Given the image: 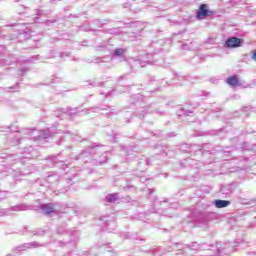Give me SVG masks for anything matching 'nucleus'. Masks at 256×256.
I'll list each match as a JSON object with an SVG mask.
<instances>
[{"label": "nucleus", "mask_w": 256, "mask_h": 256, "mask_svg": "<svg viewBox=\"0 0 256 256\" xmlns=\"http://www.w3.org/2000/svg\"><path fill=\"white\" fill-rule=\"evenodd\" d=\"M95 153H101L100 146H92L84 150L81 154L76 158L77 161H81L82 163H89L91 159V155H95Z\"/></svg>", "instance_id": "obj_1"}, {"label": "nucleus", "mask_w": 256, "mask_h": 256, "mask_svg": "<svg viewBox=\"0 0 256 256\" xmlns=\"http://www.w3.org/2000/svg\"><path fill=\"white\" fill-rule=\"evenodd\" d=\"M23 135H26V137H32L33 139H41L43 137V139H47V137H49V135H47L44 131L39 132L37 130H31V129H27L23 131Z\"/></svg>", "instance_id": "obj_2"}, {"label": "nucleus", "mask_w": 256, "mask_h": 256, "mask_svg": "<svg viewBox=\"0 0 256 256\" xmlns=\"http://www.w3.org/2000/svg\"><path fill=\"white\" fill-rule=\"evenodd\" d=\"M243 41L237 37H230L226 40L225 47L228 49H235L237 47H241Z\"/></svg>", "instance_id": "obj_3"}, {"label": "nucleus", "mask_w": 256, "mask_h": 256, "mask_svg": "<svg viewBox=\"0 0 256 256\" xmlns=\"http://www.w3.org/2000/svg\"><path fill=\"white\" fill-rule=\"evenodd\" d=\"M211 15V11L207 8V4H201L196 13L197 19H205V17H209Z\"/></svg>", "instance_id": "obj_4"}, {"label": "nucleus", "mask_w": 256, "mask_h": 256, "mask_svg": "<svg viewBox=\"0 0 256 256\" xmlns=\"http://www.w3.org/2000/svg\"><path fill=\"white\" fill-rule=\"evenodd\" d=\"M41 211L44 215H51V213H55V207L52 203L49 204H42L40 206Z\"/></svg>", "instance_id": "obj_5"}, {"label": "nucleus", "mask_w": 256, "mask_h": 256, "mask_svg": "<svg viewBox=\"0 0 256 256\" xmlns=\"http://www.w3.org/2000/svg\"><path fill=\"white\" fill-rule=\"evenodd\" d=\"M187 249H189L190 251H199V249H201V244H198L197 242H192V245H185L181 250L182 255H185V253H187Z\"/></svg>", "instance_id": "obj_6"}, {"label": "nucleus", "mask_w": 256, "mask_h": 256, "mask_svg": "<svg viewBox=\"0 0 256 256\" xmlns=\"http://www.w3.org/2000/svg\"><path fill=\"white\" fill-rule=\"evenodd\" d=\"M214 205H215V207H217V209H223L225 207H229V205H231V201H229V200H215Z\"/></svg>", "instance_id": "obj_7"}, {"label": "nucleus", "mask_w": 256, "mask_h": 256, "mask_svg": "<svg viewBox=\"0 0 256 256\" xmlns=\"http://www.w3.org/2000/svg\"><path fill=\"white\" fill-rule=\"evenodd\" d=\"M36 247H41L37 242L26 243L20 247V251H25V249H36Z\"/></svg>", "instance_id": "obj_8"}, {"label": "nucleus", "mask_w": 256, "mask_h": 256, "mask_svg": "<svg viewBox=\"0 0 256 256\" xmlns=\"http://www.w3.org/2000/svg\"><path fill=\"white\" fill-rule=\"evenodd\" d=\"M226 82L228 85H230V87H237V85H239V80L237 79V76H231L227 78Z\"/></svg>", "instance_id": "obj_9"}, {"label": "nucleus", "mask_w": 256, "mask_h": 256, "mask_svg": "<svg viewBox=\"0 0 256 256\" xmlns=\"http://www.w3.org/2000/svg\"><path fill=\"white\" fill-rule=\"evenodd\" d=\"M117 199H119V194L113 193V194L107 195L105 198V201L106 203H115Z\"/></svg>", "instance_id": "obj_10"}, {"label": "nucleus", "mask_w": 256, "mask_h": 256, "mask_svg": "<svg viewBox=\"0 0 256 256\" xmlns=\"http://www.w3.org/2000/svg\"><path fill=\"white\" fill-rule=\"evenodd\" d=\"M115 57H125V49L118 48L114 50L112 59H115Z\"/></svg>", "instance_id": "obj_11"}, {"label": "nucleus", "mask_w": 256, "mask_h": 256, "mask_svg": "<svg viewBox=\"0 0 256 256\" xmlns=\"http://www.w3.org/2000/svg\"><path fill=\"white\" fill-rule=\"evenodd\" d=\"M12 143L14 145H19V143H21V136L19 134H17L13 139H12Z\"/></svg>", "instance_id": "obj_12"}, {"label": "nucleus", "mask_w": 256, "mask_h": 256, "mask_svg": "<svg viewBox=\"0 0 256 256\" xmlns=\"http://www.w3.org/2000/svg\"><path fill=\"white\" fill-rule=\"evenodd\" d=\"M165 203H166L165 201H163V202L156 201V202L154 203V209H157V210L159 211V205H160V206H164Z\"/></svg>", "instance_id": "obj_13"}, {"label": "nucleus", "mask_w": 256, "mask_h": 256, "mask_svg": "<svg viewBox=\"0 0 256 256\" xmlns=\"http://www.w3.org/2000/svg\"><path fill=\"white\" fill-rule=\"evenodd\" d=\"M61 247H68V249H75L76 244L75 243H71V244H60Z\"/></svg>", "instance_id": "obj_14"}, {"label": "nucleus", "mask_w": 256, "mask_h": 256, "mask_svg": "<svg viewBox=\"0 0 256 256\" xmlns=\"http://www.w3.org/2000/svg\"><path fill=\"white\" fill-rule=\"evenodd\" d=\"M35 13H36V15H39L40 17L43 16V15H45V11H43V10H41V9H36V10H35Z\"/></svg>", "instance_id": "obj_15"}, {"label": "nucleus", "mask_w": 256, "mask_h": 256, "mask_svg": "<svg viewBox=\"0 0 256 256\" xmlns=\"http://www.w3.org/2000/svg\"><path fill=\"white\" fill-rule=\"evenodd\" d=\"M106 162H107V156H105V160H100V161H99V164H100V165H103V163H106Z\"/></svg>", "instance_id": "obj_16"}, {"label": "nucleus", "mask_w": 256, "mask_h": 256, "mask_svg": "<svg viewBox=\"0 0 256 256\" xmlns=\"http://www.w3.org/2000/svg\"><path fill=\"white\" fill-rule=\"evenodd\" d=\"M36 235H45V231L40 230V231H38V232L36 233Z\"/></svg>", "instance_id": "obj_17"}, {"label": "nucleus", "mask_w": 256, "mask_h": 256, "mask_svg": "<svg viewBox=\"0 0 256 256\" xmlns=\"http://www.w3.org/2000/svg\"><path fill=\"white\" fill-rule=\"evenodd\" d=\"M8 89H19V84H16L15 86L9 87Z\"/></svg>", "instance_id": "obj_18"}, {"label": "nucleus", "mask_w": 256, "mask_h": 256, "mask_svg": "<svg viewBox=\"0 0 256 256\" xmlns=\"http://www.w3.org/2000/svg\"><path fill=\"white\" fill-rule=\"evenodd\" d=\"M221 193H223V195H228L229 194V192L225 191L224 188L221 189Z\"/></svg>", "instance_id": "obj_19"}, {"label": "nucleus", "mask_w": 256, "mask_h": 256, "mask_svg": "<svg viewBox=\"0 0 256 256\" xmlns=\"http://www.w3.org/2000/svg\"><path fill=\"white\" fill-rule=\"evenodd\" d=\"M252 59H253L254 61H256V50L254 51V53H253V55H252Z\"/></svg>", "instance_id": "obj_20"}, {"label": "nucleus", "mask_w": 256, "mask_h": 256, "mask_svg": "<svg viewBox=\"0 0 256 256\" xmlns=\"http://www.w3.org/2000/svg\"><path fill=\"white\" fill-rule=\"evenodd\" d=\"M20 71H21L22 73H25V71H27V69H26V68H21Z\"/></svg>", "instance_id": "obj_21"}, {"label": "nucleus", "mask_w": 256, "mask_h": 256, "mask_svg": "<svg viewBox=\"0 0 256 256\" xmlns=\"http://www.w3.org/2000/svg\"><path fill=\"white\" fill-rule=\"evenodd\" d=\"M106 108H102V111H104Z\"/></svg>", "instance_id": "obj_22"}, {"label": "nucleus", "mask_w": 256, "mask_h": 256, "mask_svg": "<svg viewBox=\"0 0 256 256\" xmlns=\"http://www.w3.org/2000/svg\"><path fill=\"white\" fill-rule=\"evenodd\" d=\"M53 1H55V0H51V3H53Z\"/></svg>", "instance_id": "obj_23"}, {"label": "nucleus", "mask_w": 256, "mask_h": 256, "mask_svg": "<svg viewBox=\"0 0 256 256\" xmlns=\"http://www.w3.org/2000/svg\"><path fill=\"white\" fill-rule=\"evenodd\" d=\"M67 111H71V109H67Z\"/></svg>", "instance_id": "obj_24"}, {"label": "nucleus", "mask_w": 256, "mask_h": 256, "mask_svg": "<svg viewBox=\"0 0 256 256\" xmlns=\"http://www.w3.org/2000/svg\"><path fill=\"white\" fill-rule=\"evenodd\" d=\"M14 1H19V0H14Z\"/></svg>", "instance_id": "obj_25"}]
</instances>
